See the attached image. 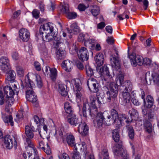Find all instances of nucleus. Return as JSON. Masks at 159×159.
Instances as JSON below:
<instances>
[{
	"label": "nucleus",
	"instance_id": "nucleus-1",
	"mask_svg": "<svg viewBox=\"0 0 159 159\" xmlns=\"http://www.w3.org/2000/svg\"><path fill=\"white\" fill-rule=\"evenodd\" d=\"M95 59L97 64V71L101 75H105L107 79V82L110 83V91L107 92V100L108 102H110L111 98H115L117 97L118 91V86L116 84L112 82V76L109 72L107 66L104 65L103 67L101 66L103 64L104 61L103 54L102 53L97 54L95 57Z\"/></svg>",
	"mask_w": 159,
	"mask_h": 159
},
{
	"label": "nucleus",
	"instance_id": "nucleus-2",
	"mask_svg": "<svg viewBox=\"0 0 159 159\" xmlns=\"http://www.w3.org/2000/svg\"><path fill=\"white\" fill-rule=\"evenodd\" d=\"M29 75V73L26 76L24 82H21V86L23 88H25L26 90V98L27 100L32 102H35L37 100V96L33 91L34 85L33 83L30 80Z\"/></svg>",
	"mask_w": 159,
	"mask_h": 159
},
{
	"label": "nucleus",
	"instance_id": "nucleus-3",
	"mask_svg": "<svg viewBox=\"0 0 159 159\" xmlns=\"http://www.w3.org/2000/svg\"><path fill=\"white\" fill-rule=\"evenodd\" d=\"M53 29L52 26L49 23H47L43 25H41L39 29V34L40 35H42L44 33L43 31L45 32L46 34H47L45 35V37L43 38V36L42 35V37L43 40L45 41L49 42L53 40V35L50 34L51 33L52 34Z\"/></svg>",
	"mask_w": 159,
	"mask_h": 159
},
{
	"label": "nucleus",
	"instance_id": "nucleus-4",
	"mask_svg": "<svg viewBox=\"0 0 159 159\" xmlns=\"http://www.w3.org/2000/svg\"><path fill=\"white\" fill-rule=\"evenodd\" d=\"M34 129L33 126L31 127L27 125L25 127V133L26 136L25 141L30 149L34 148L31 140L34 137L33 131Z\"/></svg>",
	"mask_w": 159,
	"mask_h": 159
},
{
	"label": "nucleus",
	"instance_id": "nucleus-5",
	"mask_svg": "<svg viewBox=\"0 0 159 159\" xmlns=\"http://www.w3.org/2000/svg\"><path fill=\"white\" fill-rule=\"evenodd\" d=\"M128 57L133 66L135 67L137 65L141 66L143 64V58L141 56L132 52L129 55H128Z\"/></svg>",
	"mask_w": 159,
	"mask_h": 159
},
{
	"label": "nucleus",
	"instance_id": "nucleus-6",
	"mask_svg": "<svg viewBox=\"0 0 159 159\" xmlns=\"http://www.w3.org/2000/svg\"><path fill=\"white\" fill-rule=\"evenodd\" d=\"M113 150L116 154L118 156L120 155L124 159H128L129 158V155L127 154V152L125 149L122 148L121 142L116 144Z\"/></svg>",
	"mask_w": 159,
	"mask_h": 159
},
{
	"label": "nucleus",
	"instance_id": "nucleus-7",
	"mask_svg": "<svg viewBox=\"0 0 159 159\" xmlns=\"http://www.w3.org/2000/svg\"><path fill=\"white\" fill-rule=\"evenodd\" d=\"M87 85L89 90L93 93H97L99 91V84L95 79H89L87 81Z\"/></svg>",
	"mask_w": 159,
	"mask_h": 159
},
{
	"label": "nucleus",
	"instance_id": "nucleus-8",
	"mask_svg": "<svg viewBox=\"0 0 159 159\" xmlns=\"http://www.w3.org/2000/svg\"><path fill=\"white\" fill-rule=\"evenodd\" d=\"M13 86V89L11 87L8 86H5L4 88V93L6 95L7 97L11 98L15 94H17L19 92V89L17 88L16 85L14 84Z\"/></svg>",
	"mask_w": 159,
	"mask_h": 159
},
{
	"label": "nucleus",
	"instance_id": "nucleus-9",
	"mask_svg": "<svg viewBox=\"0 0 159 159\" xmlns=\"http://www.w3.org/2000/svg\"><path fill=\"white\" fill-rule=\"evenodd\" d=\"M111 116H108L107 117L106 124L109 125L111 123H116L119 118L118 113L114 109H112L111 111Z\"/></svg>",
	"mask_w": 159,
	"mask_h": 159
},
{
	"label": "nucleus",
	"instance_id": "nucleus-10",
	"mask_svg": "<svg viewBox=\"0 0 159 159\" xmlns=\"http://www.w3.org/2000/svg\"><path fill=\"white\" fill-rule=\"evenodd\" d=\"M19 36L20 38L23 42H27L30 37V34L27 29L22 28L19 31Z\"/></svg>",
	"mask_w": 159,
	"mask_h": 159
},
{
	"label": "nucleus",
	"instance_id": "nucleus-11",
	"mask_svg": "<svg viewBox=\"0 0 159 159\" xmlns=\"http://www.w3.org/2000/svg\"><path fill=\"white\" fill-rule=\"evenodd\" d=\"M0 66L2 70L5 72L9 69V61L7 57H2L0 58Z\"/></svg>",
	"mask_w": 159,
	"mask_h": 159
},
{
	"label": "nucleus",
	"instance_id": "nucleus-12",
	"mask_svg": "<svg viewBox=\"0 0 159 159\" xmlns=\"http://www.w3.org/2000/svg\"><path fill=\"white\" fill-rule=\"evenodd\" d=\"M78 56L79 59L81 61H87L89 59V53L87 48L82 47L78 52Z\"/></svg>",
	"mask_w": 159,
	"mask_h": 159
},
{
	"label": "nucleus",
	"instance_id": "nucleus-13",
	"mask_svg": "<svg viewBox=\"0 0 159 159\" xmlns=\"http://www.w3.org/2000/svg\"><path fill=\"white\" fill-rule=\"evenodd\" d=\"M67 121L71 125L75 126L78 124L79 125L81 122L79 120L78 116L74 113L71 115H68Z\"/></svg>",
	"mask_w": 159,
	"mask_h": 159
},
{
	"label": "nucleus",
	"instance_id": "nucleus-14",
	"mask_svg": "<svg viewBox=\"0 0 159 159\" xmlns=\"http://www.w3.org/2000/svg\"><path fill=\"white\" fill-rule=\"evenodd\" d=\"M1 117L4 122L8 125L13 126L14 125L13 117L11 114H7L6 113L1 112Z\"/></svg>",
	"mask_w": 159,
	"mask_h": 159
},
{
	"label": "nucleus",
	"instance_id": "nucleus-15",
	"mask_svg": "<svg viewBox=\"0 0 159 159\" xmlns=\"http://www.w3.org/2000/svg\"><path fill=\"white\" fill-rule=\"evenodd\" d=\"M105 119L103 114L102 112H99L96 116L93 122L94 124L96 123L97 125L100 127L102 126L103 123H105L106 124L107 120L106 119L105 121Z\"/></svg>",
	"mask_w": 159,
	"mask_h": 159
},
{
	"label": "nucleus",
	"instance_id": "nucleus-16",
	"mask_svg": "<svg viewBox=\"0 0 159 159\" xmlns=\"http://www.w3.org/2000/svg\"><path fill=\"white\" fill-rule=\"evenodd\" d=\"M78 128V132L82 136H85L88 134L89 128L85 122H81L79 125Z\"/></svg>",
	"mask_w": 159,
	"mask_h": 159
},
{
	"label": "nucleus",
	"instance_id": "nucleus-17",
	"mask_svg": "<svg viewBox=\"0 0 159 159\" xmlns=\"http://www.w3.org/2000/svg\"><path fill=\"white\" fill-rule=\"evenodd\" d=\"M123 84L120 85V91H125V92H130L133 88L132 84L129 81H127L123 83Z\"/></svg>",
	"mask_w": 159,
	"mask_h": 159
},
{
	"label": "nucleus",
	"instance_id": "nucleus-18",
	"mask_svg": "<svg viewBox=\"0 0 159 159\" xmlns=\"http://www.w3.org/2000/svg\"><path fill=\"white\" fill-rule=\"evenodd\" d=\"M131 121L132 120H130L129 118H128V119L127 115L125 114H122L120 116L116 124L119 126L120 125H122L123 124H124L125 122L127 124H129Z\"/></svg>",
	"mask_w": 159,
	"mask_h": 159
},
{
	"label": "nucleus",
	"instance_id": "nucleus-19",
	"mask_svg": "<svg viewBox=\"0 0 159 159\" xmlns=\"http://www.w3.org/2000/svg\"><path fill=\"white\" fill-rule=\"evenodd\" d=\"M154 99L152 96L148 95L146 99L143 101L144 107L147 108H151L154 104Z\"/></svg>",
	"mask_w": 159,
	"mask_h": 159
},
{
	"label": "nucleus",
	"instance_id": "nucleus-20",
	"mask_svg": "<svg viewBox=\"0 0 159 159\" xmlns=\"http://www.w3.org/2000/svg\"><path fill=\"white\" fill-rule=\"evenodd\" d=\"M4 144L5 146L8 149H11L13 145V142L11 136L8 135H6L4 138ZM14 145L16 146V144Z\"/></svg>",
	"mask_w": 159,
	"mask_h": 159
},
{
	"label": "nucleus",
	"instance_id": "nucleus-21",
	"mask_svg": "<svg viewBox=\"0 0 159 159\" xmlns=\"http://www.w3.org/2000/svg\"><path fill=\"white\" fill-rule=\"evenodd\" d=\"M61 66L66 71L70 72L72 68V62L69 60H65L62 62Z\"/></svg>",
	"mask_w": 159,
	"mask_h": 159
},
{
	"label": "nucleus",
	"instance_id": "nucleus-22",
	"mask_svg": "<svg viewBox=\"0 0 159 159\" xmlns=\"http://www.w3.org/2000/svg\"><path fill=\"white\" fill-rule=\"evenodd\" d=\"M48 128L47 126L46 125H43V129L39 130V133L42 138L46 137L48 140H49L50 136L48 133Z\"/></svg>",
	"mask_w": 159,
	"mask_h": 159
},
{
	"label": "nucleus",
	"instance_id": "nucleus-23",
	"mask_svg": "<svg viewBox=\"0 0 159 159\" xmlns=\"http://www.w3.org/2000/svg\"><path fill=\"white\" fill-rule=\"evenodd\" d=\"M66 141L70 146H73L75 145V139L74 136L70 133L66 134Z\"/></svg>",
	"mask_w": 159,
	"mask_h": 159
},
{
	"label": "nucleus",
	"instance_id": "nucleus-24",
	"mask_svg": "<svg viewBox=\"0 0 159 159\" xmlns=\"http://www.w3.org/2000/svg\"><path fill=\"white\" fill-rule=\"evenodd\" d=\"M122 93L123 104L125 105L129 103L131 100V97L129 92L121 91Z\"/></svg>",
	"mask_w": 159,
	"mask_h": 159
},
{
	"label": "nucleus",
	"instance_id": "nucleus-25",
	"mask_svg": "<svg viewBox=\"0 0 159 159\" xmlns=\"http://www.w3.org/2000/svg\"><path fill=\"white\" fill-rule=\"evenodd\" d=\"M71 29H67L69 34H76L79 32V28L77 24L75 23L72 24L70 25Z\"/></svg>",
	"mask_w": 159,
	"mask_h": 159
},
{
	"label": "nucleus",
	"instance_id": "nucleus-26",
	"mask_svg": "<svg viewBox=\"0 0 159 159\" xmlns=\"http://www.w3.org/2000/svg\"><path fill=\"white\" fill-rule=\"evenodd\" d=\"M65 110L68 115H71L74 114V111L73 108L72 104L69 102H66L64 104Z\"/></svg>",
	"mask_w": 159,
	"mask_h": 159
},
{
	"label": "nucleus",
	"instance_id": "nucleus-27",
	"mask_svg": "<svg viewBox=\"0 0 159 159\" xmlns=\"http://www.w3.org/2000/svg\"><path fill=\"white\" fill-rule=\"evenodd\" d=\"M129 113L131 117L130 120H136L139 117V114L137 111L134 109H131L129 111Z\"/></svg>",
	"mask_w": 159,
	"mask_h": 159
},
{
	"label": "nucleus",
	"instance_id": "nucleus-28",
	"mask_svg": "<svg viewBox=\"0 0 159 159\" xmlns=\"http://www.w3.org/2000/svg\"><path fill=\"white\" fill-rule=\"evenodd\" d=\"M97 106L95 105L90 107L89 106V112L91 117H93L96 116L98 113L97 111Z\"/></svg>",
	"mask_w": 159,
	"mask_h": 159
},
{
	"label": "nucleus",
	"instance_id": "nucleus-29",
	"mask_svg": "<svg viewBox=\"0 0 159 159\" xmlns=\"http://www.w3.org/2000/svg\"><path fill=\"white\" fill-rule=\"evenodd\" d=\"M57 58L58 60H61L65 57L66 55V52L64 50L59 48L56 51Z\"/></svg>",
	"mask_w": 159,
	"mask_h": 159
},
{
	"label": "nucleus",
	"instance_id": "nucleus-30",
	"mask_svg": "<svg viewBox=\"0 0 159 159\" xmlns=\"http://www.w3.org/2000/svg\"><path fill=\"white\" fill-rule=\"evenodd\" d=\"M90 7L91 9V12L94 16H96L99 14L100 10L98 6L96 5H93L91 6Z\"/></svg>",
	"mask_w": 159,
	"mask_h": 159
},
{
	"label": "nucleus",
	"instance_id": "nucleus-31",
	"mask_svg": "<svg viewBox=\"0 0 159 159\" xmlns=\"http://www.w3.org/2000/svg\"><path fill=\"white\" fill-rule=\"evenodd\" d=\"M54 135L58 141H60L62 140L64 141L65 139L62 132L61 130H56Z\"/></svg>",
	"mask_w": 159,
	"mask_h": 159
},
{
	"label": "nucleus",
	"instance_id": "nucleus-32",
	"mask_svg": "<svg viewBox=\"0 0 159 159\" xmlns=\"http://www.w3.org/2000/svg\"><path fill=\"white\" fill-rule=\"evenodd\" d=\"M127 132L128 133V136L129 138L132 139L134 135V130L131 125H126V126Z\"/></svg>",
	"mask_w": 159,
	"mask_h": 159
},
{
	"label": "nucleus",
	"instance_id": "nucleus-33",
	"mask_svg": "<svg viewBox=\"0 0 159 159\" xmlns=\"http://www.w3.org/2000/svg\"><path fill=\"white\" fill-rule=\"evenodd\" d=\"M151 76L154 84L159 86V74L153 72L152 73Z\"/></svg>",
	"mask_w": 159,
	"mask_h": 159
},
{
	"label": "nucleus",
	"instance_id": "nucleus-34",
	"mask_svg": "<svg viewBox=\"0 0 159 159\" xmlns=\"http://www.w3.org/2000/svg\"><path fill=\"white\" fill-rule=\"evenodd\" d=\"M99 159H109L108 150L106 149H103L99 155Z\"/></svg>",
	"mask_w": 159,
	"mask_h": 159
},
{
	"label": "nucleus",
	"instance_id": "nucleus-35",
	"mask_svg": "<svg viewBox=\"0 0 159 159\" xmlns=\"http://www.w3.org/2000/svg\"><path fill=\"white\" fill-rule=\"evenodd\" d=\"M144 126L146 131L148 133H151L152 130V126L150 122L146 120L144 123Z\"/></svg>",
	"mask_w": 159,
	"mask_h": 159
},
{
	"label": "nucleus",
	"instance_id": "nucleus-36",
	"mask_svg": "<svg viewBox=\"0 0 159 159\" xmlns=\"http://www.w3.org/2000/svg\"><path fill=\"white\" fill-rule=\"evenodd\" d=\"M15 73L12 70H10L8 71L7 76V80L9 81H13L15 79Z\"/></svg>",
	"mask_w": 159,
	"mask_h": 159
},
{
	"label": "nucleus",
	"instance_id": "nucleus-37",
	"mask_svg": "<svg viewBox=\"0 0 159 159\" xmlns=\"http://www.w3.org/2000/svg\"><path fill=\"white\" fill-rule=\"evenodd\" d=\"M94 43V40L93 39H87L84 42V45L86 47H88L90 48H92L94 47V45L93 44Z\"/></svg>",
	"mask_w": 159,
	"mask_h": 159
},
{
	"label": "nucleus",
	"instance_id": "nucleus-38",
	"mask_svg": "<svg viewBox=\"0 0 159 159\" xmlns=\"http://www.w3.org/2000/svg\"><path fill=\"white\" fill-rule=\"evenodd\" d=\"M60 39L61 38L59 36L57 35L56 34L53 35V40L55 41L54 42V43L56 44L55 47L57 48L61 46V44H62V43L60 41Z\"/></svg>",
	"mask_w": 159,
	"mask_h": 159
},
{
	"label": "nucleus",
	"instance_id": "nucleus-39",
	"mask_svg": "<svg viewBox=\"0 0 159 159\" xmlns=\"http://www.w3.org/2000/svg\"><path fill=\"white\" fill-rule=\"evenodd\" d=\"M112 138L116 142H117L119 141L120 136L119 133V129H115L112 132Z\"/></svg>",
	"mask_w": 159,
	"mask_h": 159
},
{
	"label": "nucleus",
	"instance_id": "nucleus-40",
	"mask_svg": "<svg viewBox=\"0 0 159 159\" xmlns=\"http://www.w3.org/2000/svg\"><path fill=\"white\" fill-rule=\"evenodd\" d=\"M64 84H60L59 85V91L60 93L63 96H65L67 95V93Z\"/></svg>",
	"mask_w": 159,
	"mask_h": 159
},
{
	"label": "nucleus",
	"instance_id": "nucleus-41",
	"mask_svg": "<svg viewBox=\"0 0 159 159\" xmlns=\"http://www.w3.org/2000/svg\"><path fill=\"white\" fill-rule=\"evenodd\" d=\"M50 77L51 79L54 80L57 75V71L56 69L54 68H52L50 69Z\"/></svg>",
	"mask_w": 159,
	"mask_h": 159
},
{
	"label": "nucleus",
	"instance_id": "nucleus-42",
	"mask_svg": "<svg viewBox=\"0 0 159 159\" xmlns=\"http://www.w3.org/2000/svg\"><path fill=\"white\" fill-rule=\"evenodd\" d=\"M89 104L87 102H84L83 107V114L85 118L87 117V115L86 113V111H89Z\"/></svg>",
	"mask_w": 159,
	"mask_h": 159
},
{
	"label": "nucleus",
	"instance_id": "nucleus-43",
	"mask_svg": "<svg viewBox=\"0 0 159 159\" xmlns=\"http://www.w3.org/2000/svg\"><path fill=\"white\" fill-rule=\"evenodd\" d=\"M34 121L36 124H39V125L43 124L44 120L43 118H39L38 116H34Z\"/></svg>",
	"mask_w": 159,
	"mask_h": 159
},
{
	"label": "nucleus",
	"instance_id": "nucleus-44",
	"mask_svg": "<svg viewBox=\"0 0 159 159\" xmlns=\"http://www.w3.org/2000/svg\"><path fill=\"white\" fill-rule=\"evenodd\" d=\"M85 69L87 75L89 77H91L94 74L93 70L92 69L89 65H86L85 66Z\"/></svg>",
	"mask_w": 159,
	"mask_h": 159
},
{
	"label": "nucleus",
	"instance_id": "nucleus-45",
	"mask_svg": "<svg viewBox=\"0 0 159 159\" xmlns=\"http://www.w3.org/2000/svg\"><path fill=\"white\" fill-rule=\"evenodd\" d=\"M42 150L47 155H50L51 153L50 147L48 143H46L45 146L42 149Z\"/></svg>",
	"mask_w": 159,
	"mask_h": 159
},
{
	"label": "nucleus",
	"instance_id": "nucleus-46",
	"mask_svg": "<svg viewBox=\"0 0 159 159\" xmlns=\"http://www.w3.org/2000/svg\"><path fill=\"white\" fill-rule=\"evenodd\" d=\"M36 81L37 82V86L38 87L40 88L43 85V83L40 76L38 74L35 75Z\"/></svg>",
	"mask_w": 159,
	"mask_h": 159
},
{
	"label": "nucleus",
	"instance_id": "nucleus-47",
	"mask_svg": "<svg viewBox=\"0 0 159 159\" xmlns=\"http://www.w3.org/2000/svg\"><path fill=\"white\" fill-rule=\"evenodd\" d=\"M96 97L95 95H91L89 96L90 102L89 103L90 104V106H95L97 105L96 102Z\"/></svg>",
	"mask_w": 159,
	"mask_h": 159
},
{
	"label": "nucleus",
	"instance_id": "nucleus-48",
	"mask_svg": "<svg viewBox=\"0 0 159 159\" xmlns=\"http://www.w3.org/2000/svg\"><path fill=\"white\" fill-rule=\"evenodd\" d=\"M61 11L62 13L66 15L69 11L68 5L67 4L63 5Z\"/></svg>",
	"mask_w": 159,
	"mask_h": 159
},
{
	"label": "nucleus",
	"instance_id": "nucleus-49",
	"mask_svg": "<svg viewBox=\"0 0 159 159\" xmlns=\"http://www.w3.org/2000/svg\"><path fill=\"white\" fill-rule=\"evenodd\" d=\"M124 82V76L123 74L121 73H120L118 75V77L117 78L116 80V84H117L118 82L119 83L120 85L123 84V83Z\"/></svg>",
	"mask_w": 159,
	"mask_h": 159
},
{
	"label": "nucleus",
	"instance_id": "nucleus-50",
	"mask_svg": "<svg viewBox=\"0 0 159 159\" xmlns=\"http://www.w3.org/2000/svg\"><path fill=\"white\" fill-rule=\"evenodd\" d=\"M89 37L87 34H80L78 37V40L79 41L82 42L84 41H85L87 39H88Z\"/></svg>",
	"mask_w": 159,
	"mask_h": 159
},
{
	"label": "nucleus",
	"instance_id": "nucleus-51",
	"mask_svg": "<svg viewBox=\"0 0 159 159\" xmlns=\"http://www.w3.org/2000/svg\"><path fill=\"white\" fill-rule=\"evenodd\" d=\"M67 17L69 19H74L77 16V14L75 12H70V11L66 15Z\"/></svg>",
	"mask_w": 159,
	"mask_h": 159
},
{
	"label": "nucleus",
	"instance_id": "nucleus-52",
	"mask_svg": "<svg viewBox=\"0 0 159 159\" xmlns=\"http://www.w3.org/2000/svg\"><path fill=\"white\" fill-rule=\"evenodd\" d=\"M71 156L73 159H81L79 152L76 151L73 152Z\"/></svg>",
	"mask_w": 159,
	"mask_h": 159
},
{
	"label": "nucleus",
	"instance_id": "nucleus-53",
	"mask_svg": "<svg viewBox=\"0 0 159 159\" xmlns=\"http://www.w3.org/2000/svg\"><path fill=\"white\" fill-rule=\"evenodd\" d=\"M16 71L17 73L20 76H22L24 75V70L22 67L18 66L16 67Z\"/></svg>",
	"mask_w": 159,
	"mask_h": 159
},
{
	"label": "nucleus",
	"instance_id": "nucleus-54",
	"mask_svg": "<svg viewBox=\"0 0 159 159\" xmlns=\"http://www.w3.org/2000/svg\"><path fill=\"white\" fill-rule=\"evenodd\" d=\"M30 150H31V152H33L34 153V159H45L43 158H42V159L39 158V157L38 156V152L35 148H31V149H30Z\"/></svg>",
	"mask_w": 159,
	"mask_h": 159
},
{
	"label": "nucleus",
	"instance_id": "nucleus-55",
	"mask_svg": "<svg viewBox=\"0 0 159 159\" xmlns=\"http://www.w3.org/2000/svg\"><path fill=\"white\" fill-rule=\"evenodd\" d=\"M30 150H31V152H33L34 153V159H45L43 158H42V159L39 158V157L38 156V152L35 148H31V149H30Z\"/></svg>",
	"mask_w": 159,
	"mask_h": 159
},
{
	"label": "nucleus",
	"instance_id": "nucleus-56",
	"mask_svg": "<svg viewBox=\"0 0 159 159\" xmlns=\"http://www.w3.org/2000/svg\"><path fill=\"white\" fill-rule=\"evenodd\" d=\"M32 14L33 16L36 19L38 18L39 16V11L36 9H34L33 10Z\"/></svg>",
	"mask_w": 159,
	"mask_h": 159
},
{
	"label": "nucleus",
	"instance_id": "nucleus-57",
	"mask_svg": "<svg viewBox=\"0 0 159 159\" xmlns=\"http://www.w3.org/2000/svg\"><path fill=\"white\" fill-rule=\"evenodd\" d=\"M113 63L115 67L119 68L120 66L119 61V57H114L113 58Z\"/></svg>",
	"mask_w": 159,
	"mask_h": 159
},
{
	"label": "nucleus",
	"instance_id": "nucleus-58",
	"mask_svg": "<svg viewBox=\"0 0 159 159\" xmlns=\"http://www.w3.org/2000/svg\"><path fill=\"white\" fill-rule=\"evenodd\" d=\"M81 90H76L75 91V94L76 97L77 101L80 100L82 95L80 91Z\"/></svg>",
	"mask_w": 159,
	"mask_h": 159
},
{
	"label": "nucleus",
	"instance_id": "nucleus-59",
	"mask_svg": "<svg viewBox=\"0 0 159 159\" xmlns=\"http://www.w3.org/2000/svg\"><path fill=\"white\" fill-rule=\"evenodd\" d=\"M34 66L36 70L40 71L41 70V67L40 64L38 61H35L34 63Z\"/></svg>",
	"mask_w": 159,
	"mask_h": 159
},
{
	"label": "nucleus",
	"instance_id": "nucleus-60",
	"mask_svg": "<svg viewBox=\"0 0 159 159\" xmlns=\"http://www.w3.org/2000/svg\"><path fill=\"white\" fill-rule=\"evenodd\" d=\"M150 73H147L145 75V80L148 84H150L151 83L152 80L150 77Z\"/></svg>",
	"mask_w": 159,
	"mask_h": 159
},
{
	"label": "nucleus",
	"instance_id": "nucleus-61",
	"mask_svg": "<svg viewBox=\"0 0 159 159\" xmlns=\"http://www.w3.org/2000/svg\"><path fill=\"white\" fill-rule=\"evenodd\" d=\"M12 57L15 60H18L20 58L18 53L16 52H13L12 53Z\"/></svg>",
	"mask_w": 159,
	"mask_h": 159
},
{
	"label": "nucleus",
	"instance_id": "nucleus-62",
	"mask_svg": "<svg viewBox=\"0 0 159 159\" xmlns=\"http://www.w3.org/2000/svg\"><path fill=\"white\" fill-rule=\"evenodd\" d=\"M59 159H70L68 155L66 153H64L59 156Z\"/></svg>",
	"mask_w": 159,
	"mask_h": 159
},
{
	"label": "nucleus",
	"instance_id": "nucleus-63",
	"mask_svg": "<svg viewBox=\"0 0 159 159\" xmlns=\"http://www.w3.org/2000/svg\"><path fill=\"white\" fill-rule=\"evenodd\" d=\"M152 62V61L148 58H145L143 59V64L146 65L150 66Z\"/></svg>",
	"mask_w": 159,
	"mask_h": 159
},
{
	"label": "nucleus",
	"instance_id": "nucleus-64",
	"mask_svg": "<svg viewBox=\"0 0 159 159\" xmlns=\"http://www.w3.org/2000/svg\"><path fill=\"white\" fill-rule=\"evenodd\" d=\"M85 155L86 157H87V159H95L94 155L93 154L89 153V152H86Z\"/></svg>",
	"mask_w": 159,
	"mask_h": 159
}]
</instances>
